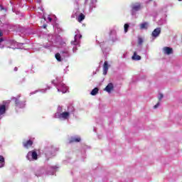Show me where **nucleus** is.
Segmentation results:
<instances>
[{"mask_svg":"<svg viewBox=\"0 0 182 182\" xmlns=\"http://www.w3.org/2000/svg\"><path fill=\"white\" fill-rule=\"evenodd\" d=\"M147 26H149V23H143L140 25L141 29H147Z\"/></svg>","mask_w":182,"mask_h":182,"instance_id":"f3484780","label":"nucleus"},{"mask_svg":"<svg viewBox=\"0 0 182 182\" xmlns=\"http://www.w3.org/2000/svg\"><path fill=\"white\" fill-rule=\"evenodd\" d=\"M113 89H114V87L113 86V83L109 82L106 87L105 88V90L106 92H107V93H110L112 92V90H113Z\"/></svg>","mask_w":182,"mask_h":182,"instance_id":"1a4fd4ad","label":"nucleus"},{"mask_svg":"<svg viewBox=\"0 0 182 182\" xmlns=\"http://www.w3.org/2000/svg\"><path fill=\"white\" fill-rule=\"evenodd\" d=\"M69 116H70V114L68 112H64L63 113H60L58 115L59 119H64V120H66L67 119H69Z\"/></svg>","mask_w":182,"mask_h":182,"instance_id":"39448f33","label":"nucleus"},{"mask_svg":"<svg viewBox=\"0 0 182 182\" xmlns=\"http://www.w3.org/2000/svg\"><path fill=\"white\" fill-rule=\"evenodd\" d=\"M1 9H4V7H1Z\"/></svg>","mask_w":182,"mask_h":182,"instance_id":"c85d7f7f","label":"nucleus"},{"mask_svg":"<svg viewBox=\"0 0 182 182\" xmlns=\"http://www.w3.org/2000/svg\"><path fill=\"white\" fill-rule=\"evenodd\" d=\"M33 144V141L31 139L23 142V146L25 149H29V147H32Z\"/></svg>","mask_w":182,"mask_h":182,"instance_id":"423d86ee","label":"nucleus"},{"mask_svg":"<svg viewBox=\"0 0 182 182\" xmlns=\"http://www.w3.org/2000/svg\"><path fill=\"white\" fill-rule=\"evenodd\" d=\"M164 52L166 55H171V53H173V48L170 47H165L164 48Z\"/></svg>","mask_w":182,"mask_h":182,"instance_id":"9b49d317","label":"nucleus"},{"mask_svg":"<svg viewBox=\"0 0 182 182\" xmlns=\"http://www.w3.org/2000/svg\"><path fill=\"white\" fill-rule=\"evenodd\" d=\"M138 44L143 45V38H141V37L138 38Z\"/></svg>","mask_w":182,"mask_h":182,"instance_id":"aec40b11","label":"nucleus"},{"mask_svg":"<svg viewBox=\"0 0 182 182\" xmlns=\"http://www.w3.org/2000/svg\"><path fill=\"white\" fill-rule=\"evenodd\" d=\"M82 140V139H80V137H74L72 136L70 139H69V144H72V143H80V141Z\"/></svg>","mask_w":182,"mask_h":182,"instance_id":"6e6552de","label":"nucleus"},{"mask_svg":"<svg viewBox=\"0 0 182 182\" xmlns=\"http://www.w3.org/2000/svg\"><path fill=\"white\" fill-rule=\"evenodd\" d=\"M1 42H4V38H0V43H1Z\"/></svg>","mask_w":182,"mask_h":182,"instance_id":"5701e85b","label":"nucleus"},{"mask_svg":"<svg viewBox=\"0 0 182 182\" xmlns=\"http://www.w3.org/2000/svg\"><path fill=\"white\" fill-rule=\"evenodd\" d=\"M160 106V102H158L156 105H154V108L157 109Z\"/></svg>","mask_w":182,"mask_h":182,"instance_id":"4be33fe9","label":"nucleus"},{"mask_svg":"<svg viewBox=\"0 0 182 182\" xmlns=\"http://www.w3.org/2000/svg\"><path fill=\"white\" fill-rule=\"evenodd\" d=\"M14 100L15 102V106H16V107H21V100L18 98H14Z\"/></svg>","mask_w":182,"mask_h":182,"instance_id":"2eb2a0df","label":"nucleus"},{"mask_svg":"<svg viewBox=\"0 0 182 182\" xmlns=\"http://www.w3.org/2000/svg\"><path fill=\"white\" fill-rule=\"evenodd\" d=\"M26 159L30 161L31 160H38V152H36V149L28 151L26 156Z\"/></svg>","mask_w":182,"mask_h":182,"instance_id":"f257e3e1","label":"nucleus"},{"mask_svg":"<svg viewBox=\"0 0 182 182\" xmlns=\"http://www.w3.org/2000/svg\"><path fill=\"white\" fill-rule=\"evenodd\" d=\"M55 59H57V60L58 62H61L62 61V58H60V54L59 53H57L55 54Z\"/></svg>","mask_w":182,"mask_h":182,"instance_id":"a211bd4d","label":"nucleus"},{"mask_svg":"<svg viewBox=\"0 0 182 182\" xmlns=\"http://www.w3.org/2000/svg\"><path fill=\"white\" fill-rule=\"evenodd\" d=\"M133 60H140L141 59V57L139 55H137V52H134V55L132 56Z\"/></svg>","mask_w":182,"mask_h":182,"instance_id":"f8f14e48","label":"nucleus"},{"mask_svg":"<svg viewBox=\"0 0 182 182\" xmlns=\"http://www.w3.org/2000/svg\"><path fill=\"white\" fill-rule=\"evenodd\" d=\"M5 166V158L0 155V168H2Z\"/></svg>","mask_w":182,"mask_h":182,"instance_id":"ddd939ff","label":"nucleus"},{"mask_svg":"<svg viewBox=\"0 0 182 182\" xmlns=\"http://www.w3.org/2000/svg\"><path fill=\"white\" fill-rule=\"evenodd\" d=\"M160 33H161V28H156L153 31L151 36H153V38H157L160 35Z\"/></svg>","mask_w":182,"mask_h":182,"instance_id":"20e7f679","label":"nucleus"},{"mask_svg":"<svg viewBox=\"0 0 182 182\" xmlns=\"http://www.w3.org/2000/svg\"><path fill=\"white\" fill-rule=\"evenodd\" d=\"M77 36L79 38V39H82V35H79L77 36V34H75V40L71 41V45H79L80 43V41H77Z\"/></svg>","mask_w":182,"mask_h":182,"instance_id":"0eeeda50","label":"nucleus"},{"mask_svg":"<svg viewBox=\"0 0 182 182\" xmlns=\"http://www.w3.org/2000/svg\"><path fill=\"white\" fill-rule=\"evenodd\" d=\"M163 97H164V95H163V94H159V100H161Z\"/></svg>","mask_w":182,"mask_h":182,"instance_id":"412c9836","label":"nucleus"},{"mask_svg":"<svg viewBox=\"0 0 182 182\" xmlns=\"http://www.w3.org/2000/svg\"><path fill=\"white\" fill-rule=\"evenodd\" d=\"M48 19H49L50 22L52 21V18H49Z\"/></svg>","mask_w":182,"mask_h":182,"instance_id":"bb28decb","label":"nucleus"},{"mask_svg":"<svg viewBox=\"0 0 182 182\" xmlns=\"http://www.w3.org/2000/svg\"><path fill=\"white\" fill-rule=\"evenodd\" d=\"M130 26H129V24L125 23L124 26V32L125 33H127V32L129 31V28Z\"/></svg>","mask_w":182,"mask_h":182,"instance_id":"6ab92c4d","label":"nucleus"},{"mask_svg":"<svg viewBox=\"0 0 182 182\" xmlns=\"http://www.w3.org/2000/svg\"><path fill=\"white\" fill-rule=\"evenodd\" d=\"M132 12H137L141 9V4L140 3H134L132 5Z\"/></svg>","mask_w":182,"mask_h":182,"instance_id":"7ed1b4c3","label":"nucleus"},{"mask_svg":"<svg viewBox=\"0 0 182 182\" xmlns=\"http://www.w3.org/2000/svg\"><path fill=\"white\" fill-rule=\"evenodd\" d=\"M2 31H0V38H1V36H2Z\"/></svg>","mask_w":182,"mask_h":182,"instance_id":"393cba45","label":"nucleus"},{"mask_svg":"<svg viewBox=\"0 0 182 182\" xmlns=\"http://www.w3.org/2000/svg\"><path fill=\"white\" fill-rule=\"evenodd\" d=\"M109 70V63L107 61H105L103 65V74L107 75V71Z\"/></svg>","mask_w":182,"mask_h":182,"instance_id":"9d476101","label":"nucleus"},{"mask_svg":"<svg viewBox=\"0 0 182 182\" xmlns=\"http://www.w3.org/2000/svg\"><path fill=\"white\" fill-rule=\"evenodd\" d=\"M14 70H16V71L18 70V68L16 67V68H14Z\"/></svg>","mask_w":182,"mask_h":182,"instance_id":"a878e982","label":"nucleus"},{"mask_svg":"<svg viewBox=\"0 0 182 182\" xmlns=\"http://www.w3.org/2000/svg\"><path fill=\"white\" fill-rule=\"evenodd\" d=\"M43 28H46V25H43Z\"/></svg>","mask_w":182,"mask_h":182,"instance_id":"cd10ccee","label":"nucleus"},{"mask_svg":"<svg viewBox=\"0 0 182 182\" xmlns=\"http://www.w3.org/2000/svg\"><path fill=\"white\" fill-rule=\"evenodd\" d=\"M98 93H99V88L95 87L91 91L90 95H92V96H96V95Z\"/></svg>","mask_w":182,"mask_h":182,"instance_id":"4468645a","label":"nucleus"},{"mask_svg":"<svg viewBox=\"0 0 182 182\" xmlns=\"http://www.w3.org/2000/svg\"><path fill=\"white\" fill-rule=\"evenodd\" d=\"M60 53H68V52L61 51Z\"/></svg>","mask_w":182,"mask_h":182,"instance_id":"b1692460","label":"nucleus"},{"mask_svg":"<svg viewBox=\"0 0 182 182\" xmlns=\"http://www.w3.org/2000/svg\"><path fill=\"white\" fill-rule=\"evenodd\" d=\"M85 1H87V0H85Z\"/></svg>","mask_w":182,"mask_h":182,"instance_id":"7c9ffc66","label":"nucleus"},{"mask_svg":"<svg viewBox=\"0 0 182 182\" xmlns=\"http://www.w3.org/2000/svg\"><path fill=\"white\" fill-rule=\"evenodd\" d=\"M6 101H4L3 104L0 105V116H2V114H5L6 113Z\"/></svg>","mask_w":182,"mask_h":182,"instance_id":"f03ea898","label":"nucleus"},{"mask_svg":"<svg viewBox=\"0 0 182 182\" xmlns=\"http://www.w3.org/2000/svg\"><path fill=\"white\" fill-rule=\"evenodd\" d=\"M85 18H86V16H85V14H80L78 17H77V21L79 22H82V21H84Z\"/></svg>","mask_w":182,"mask_h":182,"instance_id":"dca6fc26","label":"nucleus"},{"mask_svg":"<svg viewBox=\"0 0 182 182\" xmlns=\"http://www.w3.org/2000/svg\"><path fill=\"white\" fill-rule=\"evenodd\" d=\"M178 1H182V0H178Z\"/></svg>","mask_w":182,"mask_h":182,"instance_id":"c756f323","label":"nucleus"}]
</instances>
